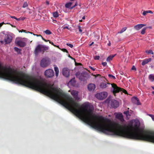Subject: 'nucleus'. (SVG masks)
Masks as SVG:
<instances>
[{
    "label": "nucleus",
    "mask_w": 154,
    "mask_h": 154,
    "mask_svg": "<svg viewBox=\"0 0 154 154\" xmlns=\"http://www.w3.org/2000/svg\"><path fill=\"white\" fill-rule=\"evenodd\" d=\"M93 108L89 102L82 104L81 106L76 102V115L92 127L104 134L112 133L115 135L128 139L141 140L154 143V132L139 129L140 123L135 121L134 131H127V127L122 126L102 116L93 115Z\"/></svg>",
    "instance_id": "obj_1"
},
{
    "label": "nucleus",
    "mask_w": 154,
    "mask_h": 154,
    "mask_svg": "<svg viewBox=\"0 0 154 154\" xmlns=\"http://www.w3.org/2000/svg\"><path fill=\"white\" fill-rule=\"evenodd\" d=\"M49 47L41 45H38L35 48L34 53L36 55H37L39 53L42 52L43 54L45 51L48 50Z\"/></svg>",
    "instance_id": "obj_2"
},
{
    "label": "nucleus",
    "mask_w": 154,
    "mask_h": 154,
    "mask_svg": "<svg viewBox=\"0 0 154 154\" xmlns=\"http://www.w3.org/2000/svg\"><path fill=\"white\" fill-rule=\"evenodd\" d=\"M106 102L109 103L111 106L114 108H116L119 106V102L114 99L110 100V99L108 98Z\"/></svg>",
    "instance_id": "obj_3"
},
{
    "label": "nucleus",
    "mask_w": 154,
    "mask_h": 154,
    "mask_svg": "<svg viewBox=\"0 0 154 154\" xmlns=\"http://www.w3.org/2000/svg\"><path fill=\"white\" fill-rule=\"evenodd\" d=\"M45 76L47 78H51L54 75V73L53 70L51 69H48L46 70L45 72Z\"/></svg>",
    "instance_id": "obj_4"
},
{
    "label": "nucleus",
    "mask_w": 154,
    "mask_h": 154,
    "mask_svg": "<svg viewBox=\"0 0 154 154\" xmlns=\"http://www.w3.org/2000/svg\"><path fill=\"white\" fill-rule=\"evenodd\" d=\"M108 95V93L106 92H103L98 93L96 95V97L98 99L103 100Z\"/></svg>",
    "instance_id": "obj_5"
},
{
    "label": "nucleus",
    "mask_w": 154,
    "mask_h": 154,
    "mask_svg": "<svg viewBox=\"0 0 154 154\" xmlns=\"http://www.w3.org/2000/svg\"><path fill=\"white\" fill-rule=\"evenodd\" d=\"M112 86L113 89L112 91L113 93L114 96H116V93H118L121 91L122 88L117 87V85L114 83L112 84Z\"/></svg>",
    "instance_id": "obj_6"
},
{
    "label": "nucleus",
    "mask_w": 154,
    "mask_h": 154,
    "mask_svg": "<svg viewBox=\"0 0 154 154\" xmlns=\"http://www.w3.org/2000/svg\"><path fill=\"white\" fill-rule=\"evenodd\" d=\"M49 64V61L46 58H43L40 62V66L42 67L47 66Z\"/></svg>",
    "instance_id": "obj_7"
},
{
    "label": "nucleus",
    "mask_w": 154,
    "mask_h": 154,
    "mask_svg": "<svg viewBox=\"0 0 154 154\" xmlns=\"http://www.w3.org/2000/svg\"><path fill=\"white\" fill-rule=\"evenodd\" d=\"M71 93L75 100H78L79 99V98L78 97V91L73 90L72 91Z\"/></svg>",
    "instance_id": "obj_8"
},
{
    "label": "nucleus",
    "mask_w": 154,
    "mask_h": 154,
    "mask_svg": "<svg viewBox=\"0 0 154 154\" xmlns=\"http://www.w3.org/2000/svg\"><path fill=\"white\" fill-rule=\"evenodd\" d=\"M63 74L66 77H68L69 75V70L67 68H64L63 69Z\"/></svg>",
    "instance_id": "obj_9"
},
{
    "label": "nucleus",
    "mask_w": 154,
    "mask_h": 154,
    "mask_svg": "<svg viewBox=\"0 0 154 154\" xmlns=\"http://www.w3.org/2000/svg\"><path fill=\"white\" fill-rule=\"evenodd\" d=\"M121 125L122 126H126L127 127V131H134L133 126L132 124V123L129 124L128 126H127L126 125Z\"/></svg>",
    "instance_id": "obj_10"
},
{
    "label": "nucleus",
    "mask_w": 154,
    "mask_h": 154,
    "mask_svg": "<svg viewBox=\"0 0 154 154\" xmlns=\"http://www.w3.org/2000/svg\"><path fill=\"white\" fill-rule=\"evenodd\" d=\"M88 88L89 91H93L96 88V85L94 84L91 83L88 85Z\"/></svg>",
    "instance_id": "obj_11"
},
{
    "label": "nucleus",
    "mask_w": 154,
    "mask_h": 154,
    "mask_svg": "<svg viewBox=\"0 0 154 154\" xmlns=\"http://www.w3.org/2000/svg\"><path fill=\"white\" fill-rule=\"evenodd\" d=\"M146 25V24H138L134 26V28L136 30L138 31Z\"/></svg>",
    "instance_id": "obj_12"
},
{
    "label": "nucleus",
    "mask_w": 154,
    "mask_h": 154,
    "mask_svg": "<svg viewBox=\"0 0 154 154\" xmlns=\"http://www.w3.org/2000/svg\"><path fill=\"white\" fill-rule=\"evenodd\" d=\"M12 41V37L11 36L7 35L5 38V42L6 44L10 43Z\"/></svg>",
    "instance_id": "obj_13"
},
{
    "label": "nucleus",
    "mask_w": 154,
    "mask_h": 154,
    "mask_svg": "<svg viewBox=\"0 0 154 154\" xmlns=\"http://www.w3.org/2000/svg\"><path fill=\"white\" fill-rule=\"evenodd\" d=\"M17 45L20 47H24L26 45V43L22 41H19L17 42Z\"/></svg>",
    "instance_id": "obj_14"
},
{
    "label": "nucleus",
    "mask_w": 154,
    "mask_h": 154,
    "mask_svg": "<svg viewBox=\"0 0 154 154\" xmlns=\"http://www.w3.org/2000/svg\"><path fill=\"white\" fill-rule=\"evenodd\" d=\"M110 85V83L106 82H102L100 85V87L102 89L108 87V85Z\"/></svg>",
    "instance_id": "obj_15"
},
{
    "label": "nucleus",
    "mask_w": 154,
    "mask_h": 154,
    "mask_svg": "<svg viewBox=\"0 0 154 154\" xmlns=\"http://www.w3.org/2000/svg\"><path fill=\"white\" fill-rule=\"evenodd\" d=\"M151 58H149L148 59H146L143 60L142 63V65L143 66L144 65L146 64L147 63L149 62L151 60Z\"/></svg>",
    "instance_id": "obj_16"
},
{
    "label": "nucleus",
    "mask_w": 154,
    "mask_h": 154,
    "mask_svg": "<svg viewBox=\"0 0 154 154\" xmlns=\"http://www.w3.org/2000/svg\"><path fill=\"white\" fill-rule=\"evenodd\" d=\"M75 75L80 80H82L83 78V76L82 74H80L79 72H76L75 73Z\"/></svg>",
    "instance_id": "obj_17"
},
{
    "label": "nucleus",
    "mask_w": 154,
    "mask_h": 154,
    "mask_svg": "<svg viewBox=\"0 0 154 154\" xmlns=\"http://www.w3.org/2000/svg\"><path fill=\"white\" fill-rule=\"evenodd\" d=\"M116 117L119 120H123V115L122 113H118L116 115Z\"/></svg>",
    "instance_id": "obj_18"
},
{
    "label": "nucleus",
    "mask_w": 154,
    "mask_h": 154,
    "mask_svg": "<svg viewBox=\"0 0 154 154\" xmlns=\"http://www.w3.org/2000/svg\"><path fill=\"white\" fill-rule=\"evenodd\" d=\"M116 55V54H115L113 55H110L107 58L106 60L107 61H110L112 60V58L115 56Z\"/></svg>",
    "instance_id": "obj_19"
},
{
    "label": "nucleus",
    "mask_w": 154,
    "mask_h": 154,
    "mask_svg": "<svg viewBox=\"0 0 154 154\" xmlns=\"http://www.w3.org/2000/svg\"><path fill=\"white\" fill-rule=\"evenodd\" d=\"M134 100H135L134 103H135L136 104H137V105H139L141 104L139 100L138 99V98L137 97H134Z\"/></svg>",
    "instance_id": "obj_20"
},
{
    "label": "nucleus",
    "mask_w": 154,
    "mask_h": 154,
    "mask_svg": "<svg viewBox=\"0 0 154 154\" xmlns=\"http://www.w3.org/2000/svg\"><path fill=\"white\" fill-rule=\"evenodd\" d=\"M148 13L152 14L153 12L150 10L146 11H143V15L145 16Z\"/></svg>",
    "instance_id": "obj_21"
},
{
    "label": "nucleus",
    "mask_w": 154,
    "mask_h": 154,
    "mask_svg": "<svg viewBox=\"0 0 154 154\" xmlns=\"http://www.w3.org/2000/svg\"><path fill=\"white\" fill-rule=\"evenodd\" d=\"M54 70L55 72V75L56 77H57L58 75L59 74V69L57 67H55L54 68Z\"/></svg>",
    "instance_id": "obj_22"
},
{
    "label": "nucleus",
    "mask_w": 154,
    "mask_h": 154,
    "mask_svg": "<svg viewBox=\"0 0 154 154\" xmlns=\"http://www.w3.org/2000/svg\"><path fill=\"white\" fill-rule=\"evenodd\" d=\"M69 83L72 85L74 86L75 84V81L74 78L72 79L69 82Z\"/></svg>",
    "instance_id": "obj_23"
},
{
    "label": "nucleus",
    "mask_w": 154,
    "mask_h": 154,
    "mask_svg": "<svg viewBox=\"0 0 154 154\" xmlns=\"http://www.w3.org/2000/svg\"><path fill=\"white\" fill-rule=\"evenodd\" d=\"M148 28H151V27H145V28H143L141 30V33L142 35L144 34L145 33V31H146V29Z\"/></svg>",
    "instance_id": "obj_24"
},
{
    "label": "nucleus",
    "mask_w": 154,
    "mask_h": 154,
    "mask_svg": "<svg viewBox=\"0 0 154 154\" xmlns=\"http://www.w3.org/2000/svg\"><path fill=\"white\" fill-rule=\"evenodd\" d=\"M72 2H69L67 3L65 5V7L67 8H70L72 5Z\"/></svg>",
    "instance_id": "obj_25"
},
{
    "label": "nucleus",
    "mask_w": 154,
    "mask_h": 154,
    "mask_svg": "<svg viewBox=\"0 0 154 154\" xmlns=\"http://www.w3.org/2000/svg\"><path fill=\"white\" fill-rule=\"evenodd\" d=\"M44 32L48 35H51L52 34V32L49 30H46L45 31H44Z\"/></svg>",
    "instance_id": "obj_26"
},
{
    "label": "nucleus",
    "mask_w": 154,
    "mask_h": 154,
    "mask_svg": "<svg viewBox=\"0 0 154 154\" xmlns=\"http://www.w3.org/2000/svg\"><path fill=\"white\" fill-rule=\"evenodd\" d=\"M127 28L126 27L123 28L120 31L118 32V33H123L126 30Z\"/></svg>",
    "instance_id": "obj_27"
},
{
    "label": "nucleus",
    "mask_w": 154,
    "mask_h": 154,
    "mask_svg": "<svg viewBox=\"0 0 154 154\" xmlns=\"http://www.w3.org/2000/svg\"><path fill=\"white\" fill-rule=\"evenodd\" d=\"M53 15L55 17H57L59 16V15L57 12H54L53 13Z\"/></svg>",
    "instance_id": "obj_28"
},
{
    "label": "nucleus",
    "mask_w": 154,
    "mask_h": 154,
    "mask_svg": "<svg viewBox=\"0 0 154 154\" xmlns=\"http://www.w3.org/2000/svg\"><path fill=\"white\" fill-rule=\"evenodd\" d=\"M14 49L15 51H17L18 53L20 52L21 51V50L17 47H14Z\"/></svg>",
    "instance_id": "obj_29"
},
{
    "label": "nucleus",
    "mask_w": 154,
    "mask_h": 154,
    "mask_svg": "<svg viewBox=\"0 0 154 154\" xmlns=\"http://www.w3.org/2000/svg\"><path fill=\"white\" fill-rule=\"evenodd\" d=\"M146 53H148V54H154L153 52L151 50H149L148 51H146Z\"/></svg>",
    "instance_id": "obj_30"
},
{
    "label": "nucleus",
    "mask_w": 154,
    "mask_h": 154,
    "mask_svg": "<svg viewBox=\"0 0 154 154\" xmlns=\"http://www.w3.org/2000/svg\"><path fill=\"white\" fill-rule=\"evenodd\" d=\"M124 114H125L127 116H130V115H129V112L128 111H125L124 112Z\"/></svg>",
    "instance_id": "obj_31"
},
{
    "label": "nucleus",
    "mask_w": 154,
    "mask_h": 154,
    "mask_svg": "<svg viewBox=\"0 0 154 154\" xmlns=\"http://www.w3.org/2000/svg\"><path fill=\"white\" fill-rule=\"evenodd\" d=\"M108 76L109 77L112 78L113 79H115L116 78L115 76L114 75H111V74H109L108 75Z\"/></svg>",
    "instance_id": "obj_32"
},
{
    "label": "nucleus",
    "mask_w": 154,
    "mask_h": 154,
    "mask_svg": "<svg viewBox=\"0 0 154 154\" xmlns=\"http://www.w3.org/2000/svg\"><path fill=\"white\" fill-rule=\"evenodd\" d=\"M121 91H122L123 93H124L125 94H128L127 91L123 89L122 88Z\"/></svg>",
    "instance_id": "obj_33"
},
{
    "label": "nucleus",
    "mask_w": 154,
    "mask_h": 154,
    "mask_svg": "<svg viewBox=\"0 0 154 154\" xmlns=\"http://www.w3.org/2000/svg\"><path fill=\"white\" fill-rule=\"evenodd\" d=\"M28 6L27 3L26 2H24L23 5V8H25L26 7H27Z\"/></svg>",
    "instance_id": "obj_34"
},
{
    "label": "nucleus",
    "mask_w": 154,
    "mask_h": 154,
    "mask_svg": "<svg viewBox=\"0 0 154 154\" xmlns=\"http://www.w3.org/2000/svg\"><path fill=\"white\" fill-rule=\"evenodd\" d=\"M25 19V17H20L17 19V21H20V20H23Z\"/></svg>",
    "instance_id": "obj_35"
},
{
    "label": "nucleus",
    "mask_w": 154,
    "mask_h": 154,
    "mask_svg": "<svg viewBox=\"0 0 154 154\" xmlns=\"http://www.w3.org/2000/svg\"><path fill=\"white\" fill-rule=\"evenodd\" d=\"M100 56H96L94 57V59L95 60H98L100 59Z\"/></svg>",
    "instance_id": "obj_36"
},
{
    "label": "nucleus",
    "mask_w": 154,
    "mask_h": 154,
    "mask_svg": "<svg viewBox=\"0 0 154 154\" xmlns=\"http://www.w3.org/2000/svg\"><path fill=\"white\" fill-rule=\"evenodd\" d=\"M148 115L152 118L153 120L154 121V115L150 114H148Z\"/></svg>",
    "instance_id": "obj_37"
},
{
    "label": "nucleus",
    "mask_w": 154,
    "mask_h": 154,
    "mask_svg": "<svg viewBox=\"0 0 154 154\" xmlns=\"http://www.w3.org/2000/svg\"><path fill=\"white\" fill-rule=\"evenodd\" d=\"M19 32H24L26 33H27V32H28L27 31H26V30H23V29H22L21 30L19 31Z\"/></svg>",
    "instance_id": "obj_38"
},
{
    "label": "nucleus",
    "mask_w": 154,
    "mask_h": 154,
    "mask_svg": "<svg viewBox=\"0 0 154 154\" xmlns=\"http://www.w3.org/2000/svg\"><path fill=\"white\" fill-rule=\"evenodd\" d=\"M66 45L71 48H72L73 47V45L72 44H69V43H67Z\"/></svg>",
    "instance_id": "obj_39"
},
{
    "label": "nucleus",
    "mask_w": 154,
    "mask_h": 154,
    "mask_svg": "<svg viewBox=\"0 0 154 154\" xmlns=\"http://www.w3.org/2000/svg\"><path fill=\"white\" fill-rule=\"evenodd\" d=\"M61 50L64 52H66L67 53H68L67 50L65 48H63L61 49Z\"/></svg>",
    "instance_id": "obj_40"
},
{
    "label": "nucleus",
    "mask_w": 154,
    "mask_h": 154,
    "mask_svg": "<svg viewBox=\"0 0 154 154\" xmlns=\"http://www.w3.org/2000/svg\"><path fill=\"white\" fill-rule=\"evenodd\" d=\"M102 64L103 66H105L107 65V63L106 62H102Z\"/></svg>",
    "instance_id": "obj_41"
},
{
    "label": "nucleus",
    "mask_w": 154,
    "mask_h": 154,
    "mask_svg": "<svg viewBox=\"0 0 154 154\" xmlns=\"http://www.w3.org/2000/svg\"><path fill=\"white\" fill-rule=\"evenodd\" d=\"M78 28L79 29V31L80 32H81L82 31V29H81V27L80 26H78Z\"/></svg>",
    "instance_id": "obj_42"
},
{
    "label": "nucleus",
    "mask_w": 154,
    "mask_h": 154,
    "mask_svg": "<svg viewBox=\"0 0 154 154\" xmlns=\"http://www.w3.org/2000/svg\"><path fill=\"white\" fill-rule=\"evenodd\" d=\"M78 5L77 4V2L73 6H72V7H71V8H70V9H73V8H74V7H75L76 6H77Z\"/></svg>",
    "instance_id": "obj_43"
},
{
    "label": "nucleus",
    "mask_w": 154,
    "mask_h": 154,
    "mask_svg": "<svg viewBox=\"0 0 154 154\" xmlns=\"http://www.w3.org/2000/svg\"><path fill=\"white\" fill-rule=\"evenodd\" d=\"M48 42H49L50 44H51L52 45L54 46H56V45H54V43L52 42H51L50 40H48Z\"/></svg>",
    "instance_id": "obj_44"
},
{
    "label": "nucleus",
    "mask_w": 154,
    "mask_h": 154,
    "mask_svg": "<svg viewBox=\"0 0 154 154\" xmlns=\"http://www.w3.org/2000/svg\"><path fill=\"white\" fill-rule=\"evenodd\" d=\"M131 69L132 70H135L136 71V68L134 66H133L132 67Z\"/></svg>",
    "instance_id": "obj_45"
},
{
    "label": "nucleus",
    "mask_w": 154,
    "mask_h": 154,
    "mask_svg": "<svg viewBox=\"0 0 154 154\" xmlns=\"http://www.w3.org/2000/svg\"><path fill=\"white\" fill-rule=\"evenodd\" d=\"M42 39L44 41H45V42H48V40H47L45 39L44 38H43V37H42Z\"/></svg>",
    "instance_id": "obj_46"
},
{
    "label": "nucleus",
    "mask_w": 154,
    "mask_h": 154,
    "mask_svg": "<svg viewBox=\"0 0 154 154\" xmlns=\"http://www.w3.org/2000/svg\"><path fill=\"white\" fill-rule=\"evenodd\" d=\"M11 17L12 18H14L15 19H16V20H17V19H18L15 16H11Z\"/></svg>",
    "instance_id": "obj_47"
},
{
    "label": "nucleus",
    "mask_w": 154,
    "mask_h": 154,
    "mask_svg": "<svg viewBox=\"0 0 154 154\" xmlns=\"http://www.w3.org/2000/svg\"><path fill=\"white\" fill-rule=\"evenodd\" d=\"M7 24H10L11 26H12L13 27H16V26H13V25L10 23H7Z\"/></svg>",
    "instance_id": "obj_48"
},
{
    "label": "nucleus",
    "mask_w": 154,
    "mask_h": 154,
    "mask_svg": "<svg viewBox=\"0 0 154 154\" xmlns=\"http://www.w3.org/2000/svg\"><path fill=\"white\" fill-rule=\"evenodd\" d=\"M90 68L91 69H92L93 71H95V69L94 68H93L91 66H90Z\"/></svg>",
    "instance_id": "obj_49"
},
{
    "label": "nucleus",
    "mask_w": 154,
    "mask_h": 154,
    "mask_svg": "<svg viewBox=\"0 0 154 154\" xmlns=\"http://www.w3.org/2000/svg\"><path fill=\"white\" fill-rule=\"evenodd\" d=\"M69 29L68 27V26H66L65 27H64L63 28V29Z\"/></svg>",
    "instance_id": "obj_50"
},
{
    "label": "nucleus",
    "mask_w": 154,
    "mask_h": 154,
    "mask_svg": "<svg viewBox=\"0 0 154 154\" xmlns=\"http://www.w3.org/2000/svg\"><path fill=\"white\" fill-rule=\"evenodd\" d=\"M46 3L47 5H48L49 4V2L48 1H47L46 2Z\"/></svg>",
    "instance_id": "obj_51"
},
{
    "label": "nucleus",
    "mask_w": 154,
    "mask_h": 154,
    "mask_svg": "<svg viewBox=\"0 0 154 154\" xmlns=\"http://www.w3.org/2000/svg\"><path fill=\"white\" fill-rule=\"evenodd\" d=\"M38 37H41L42 38V37H43L41 35H38Z\"/></svg>",
    "instance_id": "obj_52"
},
{
    "label": "nucleus",
    "mask_w": 154,
    "mask_h": 154,
    "mask_svg": "<svg viewBox=\"0 0 154 154\" xmlns=\"http://www.w3.org/2000/svg\"><path fill=\"white\" fill-rule=\"evenodd\" d=\"M27 32V33H30V34H32V32H29V31H28V32Z\"/></svg>",
    "instance_id": "obj_53"
},
{
    "label": "nucleus",
    "mask_w": 154,
    "mask_h": 154,
    "mask_svg": "<svg viewBox=\"0 0 154 154\" xmlns=\"http://www.w3.org/2000/svg\"><path fill=\"white\" fill-rule=\"evenodd\" d=\"M111 45V43L110 42H109V43L108 44V45L109 46H110Z\"/></svg>",
    "instance_id": "obj_54"
},
{
    "label": "nucleus",
    "mask_w": 154,
    "mask_h": 154,
    "mask_svg": "<svg viewBox=\"0 0 154 154\" xmlns=\"http://www.w3.org/2000/svg\"><path fill=\"white\" fill-rule=\"evenodd\" d=\"M85 19V16H83L82 17V19H83V20H84Z\"/></svg>",
    "instance_id": "obj_55"
},
{
    "label": "nucleus",
    "mask_w": 154,
    "mask_h": 154,
    "mask_svg": "<svg viewBox=\"0 0 154 154\" xmlns=\"http://www.w3.org/2000/svg\"><path fill=\"white\" fill-rule=\"evenodd\" d=\"M33 35H34V36H36L38 37V35L36 34H33Z\"/></svg>",
    "instance_id": "obj_56"
},
{
    "label": "nucleus",
    "mask_w": 154,
    "mask_h": 154,
    "mask_svg": "<svg viewBox=\"0 0 154 154\" xmlns=\"http://www.w3.org/2000/svg\"><path fill=\"white\" fill-rule=\"evenodd\" d=\"M77 64L78 65H82V64L81 63H77Z\"/></svg>",
    "instance_id": "obj_57"
},
{
    "label": "nucleus",
    "mask_w": 154,
    "mask_h": 154,
    "mask_svg": "<svg viewBox=\"0 0 154 154\" xmlns=\"http://www.w3.org/2000/svg\"><path fill=\"white\" fill-rule=\"evenodd\" d=\"M94 42H93L91 43V44L90 45V46H91L92 45L94 44Z\"/></svg>",
    "instance_id": "obj_58"
},
{
    "label": "nucleus",
    "mask_w": 154,
    "mask_h": 154,
    "mask_svg": "<svg viewBox=\"0 0 154 154\" xmlns=\"http://www.w3.org/2000/svg\"><path fill=\"white\" fill-rule=\"evenodd\" d=\"M69 57L71 58H72V57L70 56L69 55Z\"/></svg>",
    "instance_id": "obj_59"
},
{
    "label": "nucleus",
    "mask_w": 154,
    "mask_h": 154,
    "mask_svg": "<svg viewBox=\"0 0 154 154\" xmlns=\"http://www.w3.org/2000/svg\"><path fill=\"white\" fill-rule=\"evenodd\" d=\"M79 21L81 22H82V20H79Z\"/></svg>",
    "instance_id": "obj_60"
},
{
    "label": "nucleus",
    "mask_w": 154,
    "mask_h": 154,
    "mask_svg": "<svg viewBox=\"0 0 154 154\" xmlns=\"http://www.w3.org/2000/svg\"><path fill=\"white\" fill-rule=\"evenodd\" d=\"M152 93L153 94H154V91H153L152 92Z\"/></svg>",
    "instance_id": "obj_61"
},
{
    "label": "nucleus",
    "mask_w": 154,
    "mask_h": 154,
    "mask_svg": "<svg viewBox=\"0 0 154 154\" xmlns=\"http://www.w3.org/2000/svg\"><path fill=\"white\" fill-rule=\"evenodd\" d=\"M56 47H57V48H59V46H56Z\"/></svg>",
    "instance_id": "obj_62"
},
{
    "label": "nucleus",
    "mask_w": 154,
    "mask_h": 154,
    "mask_svg": "<svg viewBox=\"0 0 154 154\" xmlns=\"http://www.w3.org/2000/svg\"><path fill=\"white\" fill-rule=\"evenodd\" d=\"M152 88H153V90H154V87H152Z\"/></svg>",
    "instance_id": "obj_63"
},
{
    "label": "nucleus",
    "mask_w": 154,
    "mask_h": 154,
    "mask_svg": "<svg viewBox=\"0 0 154 154\" xmlns=\"http://www.w3.org/2000/svg\"><path fill=\"white\" fill-rule=\"evenodd\" d=\"M32 34H33H33H34L32 32Z\"/></svg>",
    "instance_id": "obj_64"
}]
</instances>
